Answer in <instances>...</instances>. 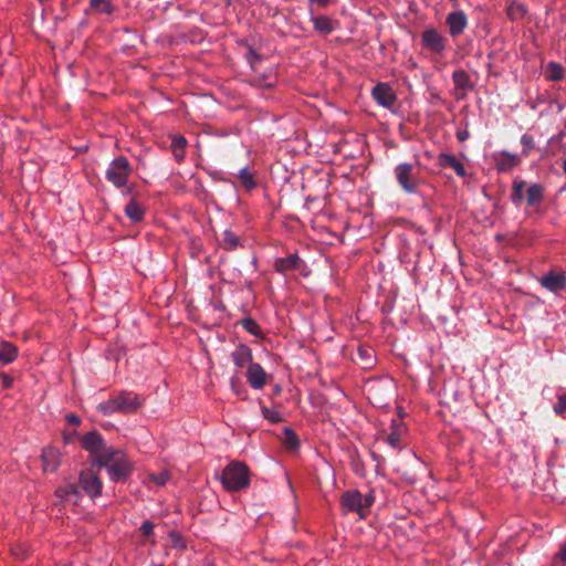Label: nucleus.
<instances>
[{
  "instance_id": "nucleus-33",
  "label": "nucleus",
  "mask_w": 566,
  "mask_h": 566,
  "mask_svg": "<svg viewBox=\"0 0 566 566\" xmlns=\"http://www.w3.org/2000/svg\"><path fill=\"white\" fill-rule=\"evenodd\" d=\"M242 327L253 336L261 334L260 325L251 317H245L241 321Z\"/></svg>"
},
{
  "instance_id": "nucleus-14",
  "label": "nucleus",
  "mask_w": 566,
  "mask_h": 566,
  "mask_svg": "<svg viewBox=\"0 0 566 566\" xmlns=\"http://www.w3.org/2000/svg\"><path fill=\"white\" fill-rule=\"evenodd\" d=\"M247 378L250 386L254 389H261L266 384V373L258 363L250 364Z\"/></svg>"
},
{
  "instance_id": "nucleus-30",
  "label": "nucleus",
  "mask_w": 566,
  "mask_h": 566,
  "mask_svg": "<svg viewBox=\"0 0 566 566\" xmlns=\"http://www.w3.org/2000/svg\"><path fill=\"white\" fill-rule=\"evenodd\" d=\"M547 77L552 81H559L564 76V69L560 64L551 62L546 70Z\"/></svg>"
},
{
  "instance_id": "nucleus-16",
  "label": "nucleus",
  "mask_w": 566,
  "mask_h": 566,
  "mask_svg": "<svg viewBox=\"0 0 566 566\" xmlns=\"http://www.w3.org/2000/svg\"><path fill=\"white\" fill-rule=\"evenodd\" d=\"M439 166L442 168H452L459 177H465L467 170L464 165L457 159L454 155L441 153L438 156Z\"/></svg>"
},
{
  "instance_id": "nucleus-29",
  "label": "nucleus",
  "mask_w": 566,
  "mask_h": 566,
  "mask_svg": "<svg viewBox=\"0 0 566 566\" xmlns=\"http://www.w3.org/2000/svg\"><path fill=\"white\" fill-rule=\"evenodd\" d=\"M283 442L290 450H296L300 446V440L296 433L291 428H284L283 430Z\"/></svg>"
},
{
  "instance_id": "nucleus-2",
  "label": "nucleus",
  "mask_w": 566,
  "mask_h": 566,
  "mask_svg": "<svg viewBox=\"0 0 566 566\" xmlns=\"http://www.w3.org/2000/svg\"><path fill=\"white\" fill-rule=\"evenodd\" d=\"M143 401L137 394L130 391H119L108 400L101 402L97 406V411L103 416H108L115 412L119 413H134L142 406Z\"/></svg>"
},
{
  "instance_id": "nucleus-52",
  "label": "nucleus",
  "mask_w": 566,
  "mask_h": 566,
  "mask_svg": "<svg viewBox=\"0 0 566 566\" xmlns=\"http://www.w3.org/2000/svg\"><path fill=\"white\" fill-rule=\"evenodd\" d=\"M235 381H237V379H235V378H232V379H231V386H232L233 388H234V386H235Z\"/></svg>"
},
{
  "instance_id": "nucleus-25",
  "label": "nucleus",
  "mask_w": 566,
  "mask_h": 566,
  "mask_svg": "<svg viewBox=\"0 0 566 566\" xmlns=\"http://www.w3.org/2000/svg\"><path fill=\"white\" fill-rule=\"evenodd\" d=\"M18 356V347L9 342H1L0 344V361L3 364L12 363Z\"/></svg>"
},
{
  "instance_id": "nucleus-40",
  "label": "nucleus",
  "mask_w": 566,
  "mask_h": 566,
  "mask_svg": "<svg viewBox=\"0 0 566 566\" xmlns=\"http://www.w3.org/2000/svg\"><path fill=\"white\" fill-rule=\"evenodd\" d=\"M375 502V496L373 494V492H369L368 494L366 495H363V512L365 513V515L367 514V511L368 509L374 504Z\"/></svg>"
},
{
  "instance_id": "nucleus-46",
  "label": "nucleus",
  "mask_w": 566,
  "mask_h": 566,
  "mask_svg": "<svg viewBox=\"0 0 566 566\" xmlns=\"http://www.w3.org/2000/svg\"><path fill=\"white\" fill-rule=\"evenodd\" d=\"M399 428H403V426L399 422V420L394 419L391 421V431Z\"/></svg>"
},
{
  "instance_id": "nucleus-10",
  "label": "nucleus",
  "mask_w": 566,
  "mask_h": 566,
  "mask_svg": "<svg viewBox=\"0 0 566 566\" xmlns=\"http://www.w3.org/2000/svg\"><path fill=\"white\" fill-rule=\"evenodd\" d=\"M446 24L449 28V34L452 38L461 35L468 27V17L464 11L457 10L448 13Z\"/></svg>"
},
{
  "instance_id": "nucleus-7",
  "label": "nucleus",
  "mask_w": 566,
  "mask_h": 566,
  "mask_svg": "<svg viewBox=\"0 0 566 566\" xmlns=\"http://www.w3.org/2000/svg\"><path fill=\"white\" fill-rule=\"evenodd\" d=\"M94 468L83 470L80 474V485L82 490L92 499H95L102 494L103 483L98 476V473L94 471Z\"/></svg>"
},
{
  "instance_id": "nucleus-31",
  "label": "nucleus",
  "mask_w": 566,
  "mask_h": 566,
  "mask_svg": "<svg viewBox=\"0 0 566 566\" xmlns=\"http://www.w3.org/2000/svg\"><path fill=\"white\" fill-rule=\"evenodd\" d=\"M522 156L527 158L535 148L534 137L530 134H524L521 137Z\"/></svg>"
},
{
  "instance_id": "nucleus-3",
  "label": "nucleus",
  "mask_w": 566,
  "mask_h": 566,
  "mask_svg": "<svg viewBox=\"0 0 566 566\" xmlns=\"http://www.w3.org/2000/svg\"><path fill=\"white\" fill-rule=\"evenodd\" d=\"M221 483L227 491L237 492L250 484L249 468L239 461L228 464L221 474Z\"/></svg>"
},
{
  "instance_id": "nucleus-18",
  "label": "nucleus",
  "mask_w": 566,
  "mask_h": 566,
  "mask_svg": "<svg viewBox=\"0 0 566 566\" xmlns=\"http://www.w3.org/2000/svg\"><path fill=\"white\" fill-rule=\"evenodd\" d=\"M61 454L55 448H46L42 451L43 470L54 472L60 465Z\"/></svg>"
},
{
  "instance_id": "nucleus-6",
  "label": "nucleus",
  "mask_w": 566,
  "mask_h": 566,
  "mask_svg": "<svg viewBox=\"0 0 566 566\" xmlns=\"http://www.w3.org/2000/svg\"><path fill=\"white\" fill-rule=\"evenodd\" d=\"M81 446L94 457L93 460H99L103 453L113 449L105 444L102 434L96 430L86 433L81 440Z\"/></svg>"
},
{
  "instance_id": "nucleus-39",
  "label": "nucleus",
  "mask_w": 566,
  "mask_h": 566,
  "mask_svg": "<svg viewBox=\"0 0 566 566\" xmlns=\"http://www.w3.org/2000/svg\"><path fill=\"white\" fill-rule=\"evenodd\" d=\"M554 411L557 415H563L566 411V394L558 398V401L554 405Z\"/></svg>"
},
{
  "instance_id": "nucleus-32",
  "label": "nucleus",
  "mask_w": 566,
  "mask_h": 566,
  "mask_svg": "<svg viewBox=\"0 0 566 566\" xmlns=\"http://www.w3.org/2000/svg\"><path fill=\"white\" fill-rule=\"evenodd\" d=\"M238 176L241 180L242 186L247 190H251V189L255 188L256 184L254 181L253 175L248 170L247 167L240 169Z\"/></svg>"
},
{
  "instance_id": "nucleus-44",
  "label": "nucleus",
  "mask_w": 566,
  "mask_h": 566,
  "mask_svg": "<svg viewBox=\"0 0 566 566\" xmlns=\"http://www.w3.org/2000/svg\"><path fill=\"white\" fill-rule=\"evenodd\" d=\"M470 134L468 129L458 130L457 138L459 142H464L469 138Z\"/></svg>"
},
{
  "instance_id": "nucleus-17",
  "label": "nucleus",
  "mask_w": 566,
  "mask_h": 566,
  "mask_svg": "<svg viewBox=\"0 0 566 566\" xmlns=\"http://www.w3.org/2000/svg\"><path fill=\"white\" fill-rule=\"evenodd\" d=\"M302 264V260L297 254H290L286 258H279L274 261V269L276 272L285 274L289 271L298 270Z\"/></svg>"
},
{
  "instance_id": "nucleus-21",
  "label": "nucleus",
  "mask_w": 566,
  "mask_h": 566,
  "mask_svg": "<svg viewBox=\"0 0 566 566\" xmlns=\"http://www.w3.org/2000/svg\"><path fill=\"white\" fill-rule=\"evenodd\" d=\"M525 199L530 207L539 205L544 199V187L539 184H532L526 190Z\"/></svg>"
},
{
  "instance_id": "nucleus-50",
  "label": "nucleus",
  "mask_w": 566,
  "mask_h": 566,
  "mask_svg": "<svg viewBox=\"0 0 566 566\" xmlns=\"http://www.w3.org/2000/svg\"><path fill=\"white\" fill-rule=\"evenodd\" d=\"M453 7H458L459 6V2L458 0H449Z\"/></svg>"
},
{
  "instance_id": "nucleus-37",
  "label": "nucleus",
  "mask_w": 566,
  "mask_h": 566,
  "mask_svg": "<svg viewBox=\"0 0 566 566\" xmlns=\"http://www.w3.org/2000/svg\"><path fill=\"white\" fill-rule=\"evenodd\" d=\"M247 46V60L249 61L251 67H255V64L261 61V56L256 53V51L249 44H245Z\"/></svg>"
},
{
  "instance_id": "nucleus-35",
  "label": "nucleus",
  "mask_w": 566,
  "mask_h": 566,
  "mask_svg": "<svg viewBox=\"0 0 566 566\" xmlns=\"http://www.w3.org/2000/svg\"><path fill=\"white\" fill-rule=\"evenodd\" d=\"M90 7L93 10L111 14L113 11L112 4L108 0H90Z\"/></svg>"
},
{
  "instance_id": "nucleus-48",
  "label": "nucleus",
  "mask_w": 566,
  "mask_h": 566,
  "mask_svg": "<svg viewBox=\"0 0 566 566\" xmlns=\"http://www.w3.org/2000/svg\"><path fill=\"white\" fill-rule=\"evenodd\" d=\"M358 353H359V356H360V357H366L367 350H365V349H359V350H358Z\"/></svg>"
},
{
  "instance_id": "nucleus-12",
  "label": "nucleus",
  "mask_w": 566,
  "mask_h": 566,
  "mask_svg": "<svg viewBox=\"0 0 566 566\" xmlns=\"http://www.w3.org/2000/svg\"><path fill=\"white\" fill-rule=\"evenodd\" d=\"M496 169L499 172H509L520 165L521 157L507 150H502L494 155Z\"/></svg>"
},
{
  "instance_id": "nucleus-8",
  "label": "nucleus",
  "mask_w": 566,
  "mask_h": 566,
  "mask_svg": "<svg viewBox=\"0 0 566 566\" xmlns=\"http://www.w3.org/2000/svg\"><path fill=\"white\" fill-rule=\"evenodd\" d=\"M361 503L363 494L358 490H348L340 496V504L346 512H355L360 518H365Z\"/></svg>"
},
{
  "instance_id": "nucleus-5",
  "label": "nucleus",
  "mask_w": 566,
  "mask_h": 566,
  "mask_svg": "<svg viewBox=\"0 0 566 566\" xmlns=\"http://www.w3.org/2000/svg\"><path fill=\"white\" fill-rule=\"evenodd\" d=\"M395 177L400 188L406 193H416L420 180L416 175L415 166L409 163L399 164L395 167Z\"/></svg>"
},
{
  "instance_id": "nucleus-34",
  "label": "nucleus",
  "mask_w": 566,
  "mask_h": 566,
  "mask_svg": "<svg viewBox=\"0 0 566 566\" xmlns=\"http://www.w3.org/2000/svg\"><path fill=\"white\" fill-rule=\"evenodd\" d=\"M405 431V428L395 429L390 432V434L387 436L386 441L387 443L392 447L394 449H400V440L402 437V433Z\"/></svg>"
},
{
  "instance_id": "nucleus-23",
  "label": "nucleus",
  "mask_w": 566,
  "mask_h": 566,
  "mask_svg": "<svg viewBox=\"0 0 566 566\" xmlns=\"http://www.w3.org/2000/svg\"><path fill=\"white\" fill-rule=\"evenodd\" d=\"M526 181L516 177L512 184L511 201L513 205L518 206L525 199L524 190L526 188Z\"/></svg>"
},
{
  "instance_id": "nucleus-11",
  "label": "nucleus",
  "mask_w": 566,
  "mask_h": 566,
  "mask_svg": "<svg viewBox=\"0 0 566 566\" xmlns=\"http://www.w3.org/2000/svg\"><path fill=\"white\" fill-rule=\"evenodd\" d=\"M374 99L382 107L390 108L396 102V95L387 83H378L371 91Z\"/></svg>"
},
{
  "instance_id": "nucleus-45",
  "label": "nucleus",
  "mask_w": 566,
  "mask_h": 566,
  "mask_svg": "<svg viewBox=\"0 0 566 566\" xmlns=\"http://www.w3.org/2000/svg\"><path fill=\"white\" fill-rule=\"evenodd\" d=\"M558 556L562 560L566 562V542L564 543V545L562 546L559 553H558Z\"/></svg>"
},
{
  "instance_id": "nucleus-20",
  "label": "nucleus",
  "mask_w": 566,
  "mask_h": 566,
  "mask_svg": "<svg viewBox=\"0 0 566 566\" xmlns=\"http://www.w3.org/2000/svg\"><path fill=\"white\" fill-rule=\"evenodd\" d=\"M56 496L61 500L76 505L80 500V491L75 484H70L65 488H59L55 491Z\"/></svg>"
},
{
  "instance_id": "nucleus-53",
  "label": "nucleus",
  "mask_w": 566,
  "mask_h": 566,
  "mask_svg": "<svg viewBox=\"0 0 566 566\" xmlns=\"http://www.w3.org/2000/svg\"><path fill=\"white\" fill-rule=\"evenodd\" d=\"M154 566H164V565H163V564H160V565H154Z\"/></svg>"
},
{
  "instance_id": "nucleus-19",
  "label": "nucleus",
  "mask_w": 566,
  "mask_h": 566,
  "mask_svg": "<svg viewBox=\"0 0 566 566\" xmlns=\"http://www.w3.org/2000/svg\"><path fill=\"white\" fill-rule=\"evenodd\" d=\"M232 360H233L234 365L240 368H243L245 366L249 367L250 364H253L251 349L245 345H240L232 353Z\"/></svg>"
},
{
  "instance_id": "nucleus-15",
  "label": "nucleus",
  "mask_w": 566,
  "mask_h": 566,
  "mask_svg": "<svg viewBox=\"0 0 566 566\" xmlns=\"http://www.w3.org/2000/svg\"><path fill=\"white\" fill-rule=\"evenodd\" d=\"M314 30L321 34L328 35L336 30L338 22L327 15H311Z\"/></svg>"
},
{
  "instance_id": "nucleus-42",
  "label": "nucleus",
  "mask_w": 566,
  "mask_h": 566,
  "mask_svg": "<svg viewBox=\"0 0 566 566\" xmlns=\"http://www.w3.org/2000/svg\"><path fill=\"white\" fill-rule=\"evenodd\" d=\"M153 481L158 485H164L168 481V473H160L158 475H151Z\"/></svg>"
},
{
  "instance_id": "nucleus-9",
  "label": "nucleus",
  "mask_w": 566,
  "mask_h": 566,
  "mask_svg": "<svg viewBox=\"0 0 566 566\" xmlns=\"http://www.w3.org/2000/svg\"><path fill=\"white\" fill-rule=\"evenodd\" d=\"M421 41L424 48L434 53H441L446 50L447 39L434 28L424 30L421 34Z\"/></svg>"
},
{
  "instance_id": "nucleus-38",
  "label": "nucleus",
  "mask_w": 566,
  "mask_h": 566,
  "mask_svg": "<svg viewBox=\"0 0 566 566\" xmlns=\"http://www.w3.org/2000/svg\"><path fill=\"white\" fill-rule=\"evenodd\" d=\"M154 523L149 520H146L143 522L142 526L139 527V531L143 536L149 537L153 534L154 531Z\"/></svg>"
},
{
  "instance_id": "nucleus-43",
  "label": "nucleus",
  "mask_w": 566,
  "mask_h": 566,
  "mask_svg": "<svg viewBox=\"0 0 566 566\" xmlns=\"http://www.w3.org/2000/svg\"><path fill=\"white\" fill-rule=\"evenodd\" d=\"M65 420L71 426H78L81 423V419L74 413H67Z\"/></svg>"
},
{
  "instance_id": "nucleus-27",
  "label": "nucleus",
  "mask_w": 566,
  "mask_h": 566,
  "mask_svg": "<svg viewBox=\"0 0 566 566\" xmlns=\"http://www.w3.org/2000/svg\"><path fill=\"white\" fill-rule=\"evenodd\" d=\"M526 13V8L523 3L513 0L506 8V15L511 21L522 19Z\"/></svg>"
},
{
  "instance_id": "nucleus-4",
  "label": "nucleus",
  "mask_w": 566,
  "mask_h": 566,
  "mask_svg": "<svg viewBox=\"0 0 566 566\" xmlns=\"http://www.w3.org/2000/svg\"><path fill=\"white\" fill-rule=\"evenodd\" d=\"M133 168L128 159L124 156L114 158L105 171V178L116 188H123L127 185Z\"/></svg>"
},
{
  "instance_id": "nucleus-22",
  "label": "nucleus",
  "mask_w": 566,
  "mask_h": 566,
  "mask_svg": "<svg viewBox=\"0 0 566 566\" xmlns=\"http://www.w3.org/2000/svg\"><path fill=\"white\" fill-rule=\"evenodd\" d=\"M452 81L454 83L455 88L461 90L463 92L473 90V84L470 80L469 74L460 69L453 72Z\"/></svg>"
},
{
  "instance_id": "nucleus-51",
  "label": "nucleus",
  "mask_w": 566,
  "mask_h": 566,
  "mask_svg": "<svg viewBox=\"0 0 566 566\" xmlns=\"http://www.w3.org/2000/svg\"><path fill=\"white\" fill-rule=\"evenodd\" d=\"M563 171H564V174L566 175V158H565V159H564V161H563Z\"/></svg>"
},
{
  "instance_id": "nucleus-24",
  "label": "nucleus",
  "mask_w": 566,
  "mask_h": 566,
  "mask_svg": "<svg viewBox=\"0 0 566 566\" xmlns=\"http://www.w3.org/2000/svg\"><path fill=\"white\" fill-rule=\"evenodd\" d=\"M125 214L135 223L143 221L145 210L136 200L132 199L125 207Z\"/></svg>"
},
{
  "instance_id": "nucleus-13",
  "label": "nucleus",
  "mask_w": 566,
  "mask_h": 566,
  "mask_svg": "<svg viewBox=\"0 0 566 566\" xmlns=\"http://www.w3.org/2000/svg\"><path fill=\"white\" fill-rule=\"evenodd\" d=\"M539 282L543 287L556 294L566 289V275L564 273L548 272Z\"/></svg>"
},
{
  "instance_id": "nucleus-36",
  "label": "nucleus",
  "mask_w": 566,
  "mask_h": 566,
  "mask_svg": "<svg viewBox=\"0 0 566 566\" xmlns=\"http://www.w3.org/2000/svg\"><path fill=\"white\" fill-rule=\"evenodd\" d=\"M261 411L263 417L271 423H277L282 420L280 412L274 409L262 406Z\"/></svg>"
},
{
  "instance_id": "nucleus-47",
  "label": "nucleus",
  "mask_w": 566,
  "mask_h": 566,
  "mask_svg": "<svg viewBox=\"0 0 566 566\" xmlns=\"http://www.w3.org/2000/svg\"><path fill=\"white\" fill-rule=\"evenodd\" d=\"M3 385L4 387L9 388L12 385V378L9 376H3Z\"/></svg>"
},
{
  "instance_id": "nucleus-41",
  "label": "nucleus",
  "mask_w": 566,
  "mask_h": 566,
  "mask_svg": "<svg viewBox=\"0 0 566 566\" xmlns=\"http://www.w3.org/2000/svg\"><path fill=\"white\" fill-rule=\"evenodd\" d=\"M310 6H316L317 8H328L329 6L336 4L337 0H307Z\"/></svg>"
},
{
  "instance_id": "nucleus-28",
  "label": "nucleus",
  "mask_w": 566,
  "mask_h": 566,
  "mask_svg": "<svg viewBox=\"0 0 566 566\" xmlns=\"http://www.w3.org/2000/svg\"><path fill=\"white\" fill-rule=\"evenodd\" d=\"M240 244V238L233 233L231 230H226L222 233L221 245L224 250L233 251Z\"/></svg>"
},
{
  "instance_id": "nucleus-26",
  "label": "nucleus",
  "mask_w": 566,
  "mask_h": 566,
  "mask_svg": "<svg viewBox=\"0 0 566 566\" xmlns=\"http://www.w3.org/2000/svg\"><path fill=\"white\" fill-rule=\"evenodd\" d=\"M187 140L184 136H175L171 140V151L176 160L181 161L186 155Z\"/></svg>"
},
{
  "instance_id": "nucleus-1",
  "label": "nucleus",
  "mask_w": 566,
  "mask_h": 566,
  "mask_svg": "<svg viewBox=\"0 0 566 566\" xmlns=\"http://www.w3.org/2000/svg\"><path fill=\"white\" fill-rule=\"evenodd\" d=\"M93 467L106 469L107 474L113 482L125 483L134 469L133 462L118 449H112L102 454L99 460H93Z\"/></svg>"
},
{
  "instance_id": "nucleus-49",
  "label": "nucleus",
  "mask_w": 566,
  "mask_h": 566,
  "mask_svg": "<svg viewBox=\"0 0 566 566\" xmlns=\"http://www.w3.org/2000/svg\"><path fill=\"white\" fill-rule=\"evenodd\" d=\"M398 415L400 418H402L405 415L401 407L398 408Z\"/></svg>"
}]
</instances>
